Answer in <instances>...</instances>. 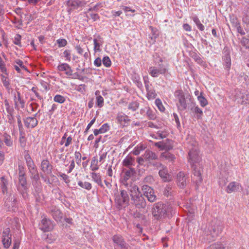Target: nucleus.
<instances>
[{
	"mask_svg": "<svg viewBox=\"0 0 249 249\" xmlns=\"http://www.w3.org/2000/svg\"><path fill=\"white\" fill-rule=\"evenodd\" d=\"M188 161L192 165L193 168V174L194 176L196 177V178H193L195 180L196 184V189H197L199 184L202 180L201 177V167L199 164L200 160V157L199 155V151L197 146V143L196 142L193 141L191 142L188 146Z\"/></svg>",
	"mask_w": 249,
	"mask_h": 249,
	"instance_id": "1",
	"label": "nucleus"
},
{
	"mask_svg": "<svg viewBox=\"0 0 249 249\" xmlns=\"http://www.w3.org/2000/svg\"><path fill=\"white\" fill-rule=\"evenodd\" d=\"M127 190L130 196V203L137 210L142 211L146 207L145 197L140 192L139 187L135 184L128 186Z\"/></svg>",
	"mask_w": 249,
	"mask_h": 249,
	"instance_id": "2",
	"label": "nucleus"
},
{
	"mask_svg": "<svg viewBox=\"0 0 249 249\" xmlns=\"http://www.w3.org/2000/svg\"><path fill=\"white\" fill-rule=\"evenodd\" d=\"M221 230L219 223L212 222L203 229L202 235L205 240L208 242L214 240Z\"/></svg>",
	"mask_w": 249,
	"mask_h": 249,
	"instance_id": "3",
	"label": "nucleus"
},
{
	"mask_svg": "<svg viewBox=\"0 0 249 249\" xmlns=\"http://www.w3.org/2000/svg\"><path fill=\"white\" fill-rule=\"evenodd\" d=\"M171 207L162 202L155 203L152 209V214L155 219L160 220L169 215Z\"/></svg>",
	"mask_w": 249,
	"mask_h": 249,
	"instance_id": "4",
	"label": "nucleus"
},
{
	"mask_svg": "<svg viewBox=\"0 0 249 249\" xmlns=\"http://www.w3.org/2000/svg\"><path fill=\"white\" fill-rule=\"evenodd\" d=\"M130 201V198H129L127 192L125 190H121L120 194L115 196V202L117 208L119 210L125 207V206H128Z\"/></svg>",
	"mask_w": 249,
	"mask_h": 249,
	"instance_id": "5",
	"label": "nucleus"
},
{
	"mask_svg": "<svg viewBox=\"0 0 249 249\" xmlns=\"http://www.w3.org/2000/svg\"><path fill=\"white\" fill-rule=\"evenodd\" d=\"M175 96L178 101L177 104L178 109L180 110H185L187 108V104H189V102H191V98L189 96L185 98L183 92L181 90L176 91Z\"/></svg>",
	"mask_w": 249,
	"mask_h": 249,
	"instance_id": "6",
	"label": "nucleus"
},
{
	"mask_svg": "<svg viewBox=\"0 0 249 249\" xmlns=\"http://www.w3.org/2000/svg\"><path fill=\"white\" fill-rule=\"evenodd\" d=\"M142 190L144 197H146L150 202H153L156 200V196L154 194L153 189L148 185H143Z\"/></svg>",
	"mask_w": 249,
	"mask_h": 249,
	"instance_id": "7",
	"label": "nucleus"
},
{
	"mask_svg": "<svg viewBox=\"0 0 249 249\" xmlns=\"http://www.w3.org/2000/svg\"><path fill=\"white\" fill-rule=\"evenodd\" d=\"M166 71V69L162 65H160L158 68L151 67L149 69V72L153 77H158L160 74L165 73Z\"/></svg>",
	"mask_w": 249,
	"mask_h": 249,
	"instance_id": "8",
	"label": "nucleus"
},
{
	"mask_svg": "<svg viewBox=\"0 0 249 249\" xmlns=\"http://www.w3.org/2000/svg\"><path fill=\"white\" fill-rule=\"evenodd\" d=\"M187 176L183 172H179L177 176V183L181 189H184L186 185Z\"/></svg>",
	"mask_w": 249,
	"mask_h": 249,
	"instance_id": "9",
	"label": "nucleus"
},
{
	"mask_svg": "<svg viewBox=\"0 0 249 249\" xmlns=\"http://www.w3.org/2000/svg\"><path fill=\"white\" fill-rule=\"evenodd\" d=\"M67 4L69 7L68 11L78 9L79 7L84 6L86 4V2L79 0H69Z\"/></svg>",
	"mask_w": 249,
	"mask_h": 249,
	"instance_id": "10",
	"label": "nucleus"
},
{
	"mask_svg": "<svg viewBox=\"0 0 249 249\" xmlns=\"http://www.w3.org/2000/svg\"><path fill=\"white\" fill-rule=\"evenodd\" d=\"M159 174L162 180L166 182L171 180V177L168 172V170L165 166H162V168L160 169Z\"/></svg>",
	"mask_w": 249,
	"mask_h": 249,
	"instance_id": "11",
	"label": "nucleus"
},
{
	"mask_svg": "<svg viewBox=\"0 0 249 249\" xmlns=\"http://www.w3.org/2000/svg\"><path fill=\"white\" fill-rule=\"evenodd\" d=\"M40 229L44 231H49L53 229L51 221L46 218H44L40 225Z\"/></svg>",
	"mask_w": 249,
	"mask_h": 249,
	"instance_id": "12",
	"label": "nucleus"
},
{
	"mask_svg": "<svg viewBox=\"0 0 249 249\" xmlns=\"http://www.w3.org/2000/svg\"><path fill=\"white\" fill-rule=\"evenodd\" d=\"M41 167L42 171L45 174L50 175L52 173V166L48 160H44L42 161Z\"/></svg>",
	"mask_w": 249,
	"mask_h": 249,
	"instance_id": "13",
	"label": "nucleus"
},
{
	"mask_svg": "<svg viewBox=\"0 0 249 249\" xmlns=\"http://www.w3.org/2000/svg\"><path fill=\"white\" fill-rule=\"evenodd\" d=\"M143 157L145 160L148 161L150 163L151 162V161L158 159V155L149 150H147L145 151Z\"/></svg>",
	"mask_w": 249,
	"mask_h": 249,
	"instance_id": "14",
	"label": "nucleus"
},
{
	"mask_svg": "<svg viewBox=\"0 0 249 249\" xmlns=\"http://www.w3.org/2000/svg\"><path fill=\"white\" fill-rule=\"evenodd\" d=\"M17 198L14 195L11 194L9 197L5 200V205L8 209L13 208L16 206Z\"/></svg>",
	"mask_w": 249,
	"mask_h": 249,
	"instance_id": "15",
	"label": "nucleus"
},
{
	"mask_svg": "<svg viewBox=\"0 0 249 249\" xmlns=\"http://www.w3.org/2000/svg\"><path fill=\"white\" fill-rule=\"evenodd\" d=\"M236 99L238 100V102L242 104H247L249 103V93L244 94L239 92L238 95H235Z\"/></svg>",
	"mask_w": 249,
	"mask_h": 249,
	"instance_id": "16",
	"label": "nucleus"
},
{
	"mask_svg": "<svg viewBox=\"0 0 249 249\" xmlns=\"http://www.w3.org/2000/svg\"><path fill=\"white\" fill-rule=\"evenodd\" d=\"M241 188L239 183L236 182H231L227 188V192L228 193H231L233 192L238 191L240 188Z\"/></svg>",
	"mask_w": 249,
	"mask_h": 249,
	"instance_id": "17",
	"label": "nucleus"
},
{
	"mask_svg": "<svg viewBox=\"0 0 249 249\" xmlns=\"http://www.w3.org/2000/svg\"><path fill=\"white\" fill-rule=\"evenodd\" d=\"M135 173L136 172L133 168H130L126 170L124 173L122 180L123 184L127 186L128 185V183H126L127 180L129 179L130 177L133 176Z\"/></svg>",
	"mask_w": 249,
	"mask_h": 249,
	"instance_id": "18",
	"label": "nucleus"
},
{
	"mask_svg": "<svg viewBox=\"0 0 249 249\" xmlns=\"http://www.w3.org/2000/svg\"><path fill=\"white\" fill-rule=\"evenodd\" d=\"M25 125L27 127H35L37 124V120L35 117H28L25 121Z\"/></svg>",
	"mask_w": 249,
	"mask_h": 249,
	"instance_id": "19",
	"label": "nucleus"
},
{
	"mask_svg": "<svg viewBox=\"0 0 249 249\" xmlns=\"http://www.w3.org/2000/svg\"><path fill=\"white\" fill-rule=\"evenodd\" d=\"M58 69L60 71H65V73L69 76L72 75V70L67 63H63L58 66Z\"/></svg>",
	"mask_w": 249,
	"mask_h": 249,
	"instance_id": "20",
	"label": "nucleus"
},
{
	"mask_svg": "<svg viewBox=\"0 0 249 249\" xmlns=\"http://www.w3.org/2000/svg\"><path fill=\"white\" fill-rule=\"evenodd\" d=\"M51 214L53 218L56 221H60L62 218V213L60 211L57 209L54 208L52 210Z\"/></svg>",
	"mask_w": 249,
	"mask_h": 249,
	"instance_id": "21",
	"label": "nucleus"
},
{
	"mask_svg": "<svg viewBox=\"0 0 249 249\" xmlns=\"http://www.w3.org/2000/svg\"><path fill=\"white\" fill-rule=\"evenodd\" d=\"M224 54L223 59L225 62V66L227 69H229L231 65V57L229 52L226 50L224 51Z\"/></svg>",
	"mask_w": 249,
	"mask_h": 249,
	"instance_id": "22",
	"label": "nucleus"
},
{
	"mask_svg": "<svg viewBox=\"0 0 249 249\" xmlns=\"http://www.w3.org/2000/svg\"><path fill=\"white\" fill-rule=\"evenodd\" d=\"M243 14V22L246 24H249V6L245 8Z\"/></svg>",
	"mask_w": 249,
	"mask_h": 249,
	"instance_id": "23",
	"label": "nucleus"
},
{
	"mask_svg": "<svg viewBox=\"0 0 249 249\" xmlns=\"http://www.w3.org/2000/svg\"><path fill=\"white\" fill-rule=\"evenodd\" d=\"M160 157L161 158H164L165 160L171 162L173 161L175 159L174 155L168 152L162 153L161 154Z\"/></svg>",
	"mask_w": 249,
	"mask_h": 249,
	"instance_id": "24",
	"label": "nucleus"
},
{
	"mask_svg": "<svg viewBox=\"0 0 249 249\" xmlns=\"http://www.w3.org/2000/svg\"><path fill=\"white\" fill-rule=\"evenodd\" d=\"M91 177L94 181L96 182L98 185H100L101 186H103L101 177L99 174L93 172L91 173Z\"/></svg>",
	"mask_w": 249,
	"mask_h": 249,
	"instance_id": "25",
	"label": "nucleus"
},
{
	"mask_svg": "<svg viewBox=\"0 0 249 249\" xmlns=\"http://www.w3.org/2000/svg\"><path fill=\"white\" fill-rule=\"evenodd\" d=\"M146 91H147V98L149 99H154L156 97V93H155V91L153 89H149V86L148 85L145 86Z\"/></svg>",
	"mask_w": 249,
	"mask_h": 249,
	"instance_id": "26",
	"label": "nucleus"
},
{
	"mask_svg": "<svg viewBox=\"0 0 249 249\" xmlns=\"http://www.w3.org/2000/svg\"><path fill=\"white\" fill-rule=\"evenodd\" d=\"M29 172L31 174V178L34 179L36 180H37L39 179V177L36 167H35L32 169L31 168V170H29Z\"/></svg>",
	"mask_w": 249,
	"mask_h": 249,
	"instance_id": "27",
	"label": "nucleus"
},
{
	"mask_svg": "<svg viewBox=\"0 0 249 249\" xmlns=\"http://www.w3.org/2000/svg\"><path fill=\"white\" fill-rule=\"evenodd\" d=\"M2 241L4 248H8L11 243V237L7 236V237H2Z\"/></svg>",
	"mask_w": 249,
	"mask_h": 249,
	"instance_id": "28",
	"label": "nucleus"
},
{
	"mask_svg": "<svg viewBox=\"0 0 249 249\" xmlns=\"http://www.w3.org/2000/svg\"><path fill=\"white\" fill-rule=\"evenodd\" d=\"M19 182L21 186L24 189V190H25V189L26 188L27 181L26 178L24 176H19Z\"/></svg>",
	"mask_w": 249,
	"mask_h": 249,
	"instance_id": "29",
	"label": "nucleus"
},
{
	"mask_svg": "<svg viewBox=\"0 0 249 249\" xmlns=\"http://www.w3.org/2000/svg\"><path fill=\"white\" fill-rule=\"evenodd\" d=\"M78 185L80 187L83 188H85L87 190H90L91 188V184L88 182H83L82 181H79Z\"/></svg>",
	"mask_w": 249,
	"mask_h": 249,
	"instance_id": "30",
	"label": "nucleus"
},
{
	"mask_svg": "<svg viewBox=\"0 0 249 249\" xmlns=\"http://www.w3.org/2000/svg\"><path fill=\"white\" fill-rule=\"evenodd\" d=\"M207 249H224V247L221 244L214 243L209 246Z\"/></svg>",
	"mask_w": 249,
	"mask_h": 249,
	"instance_id": "31",
	"label": "nucleus"
},
{
	"mask_svg": "<svg viewBox=\"0 0 249 249\" xmlns=\"http://www.w3.org/2000/svg\"><path fill=\"white\" fill-rule=\"evenodd\" d=\"M139 106V104L137 102H133L129 104L128 108L134 111L137 109Z\"/></svg>",
	"mask_w": 249,
	"mask_h": 249,
	"instance_id": "32",
	"label": "nucleus"
},
{
	"mask_svg": "<svg viewBox=\"0 0 249 249\" xmlns=\"http://www.w3.org/2000/svg\"><path fill=\"white\" fill-rule=\"evenodd\" d=\"M155 145L159 148L160 150H170L171 148L169 147H167L166 144L162 143L161 142H156Z\"/></svg>",
	"mask_w": 249,
	"mask_h": 249,
	"instance_id": "33",
	"label": "nucleus"
},
{
	"mask_svg": "<svg viewBox=\"0 0 249 249\" xmlns=\"http://www.w3.org/2000/svg\"><path fill=\"white\" fill-rule=\"evenodd\" d=\"M97 163L98 161L95 159V158L94 157L93 159H92L91 162V167L92 171H95L98 169L99 167L97 165Z\"/></svg>",
	"mask_w": 249,
	"mask_h": 249,
	"instance_id": "34",
	"label": "nucleus"
},
{
	"mask_svg": "<svg viewBox=\"0 0 249 249\" xmlns=\"http://www.w3.org/2000/svg\"><path fill=\"white\" fill-rule=\"evenodd\" d=\"M54 101L56 102L62 104L65 101V98L61 95H56L54 97Z\"/></svg>",
	"mask_w": 249,
	"mask_h": 249,
	"instance_id": "35",
	"label": "nucleus"
},
{
	"mask_svg": "<svg viewBox=\"0 0 249 249\" xmlns=\"http://www.w3.org/2000/svg\"><path fill=\"white\" fill-rule=\"evenodd\" d=\"M102 62L103 65L107 67H108L111 66V62L110 58L108 56L104 57L102 60Z\"/></svg>",
	"mask_w": 249,
	"mask_h": 249,
	"instance_id": "36",
	"label": "nucleus"
},
{
	"mask_svg": "<svg viewBox=\"0 0 249 249\" xmlns=\"http://www.w3.org/2000/svg\"><path fill=\"white\" fill-rule=\"evenodd\" d=\"M172 188L170 185H167L164 188V190L163 191V194L165 196H171L172 194Z\"/></svg>",
	"mask_w": 249,
	"mask_h": 249,
	"instance_id": "37",
	"label": "nucleus"
},
{
	"mask_svg": "<svg viewBox=\"0 0 249 249\" xmlns=\"http://www.w3.org/2000/svg\"><path fill=\"white\" fill-rule=\"evenodd\" d=\"M155 104L157 106L158 108L160 111H164L165 108L162 104V103L159 99H157L155 100Z\"/></svg>",
	"mask_w": 249,
	"mask_h": 249,
	"instance_id": "38",
	"label": "nucleus"
},
{
	"mask_svg": "<svg viewBox=\"0 0 249 249\" xmlns=\"http://www.w3.org/2000/svg\"><path fill=\"white\" fill-rule=\"evenodd\" d=\"M112 239L113 242L118 245L124 241L122 237L118 235L114 236Z\"/></svg>",
	"mask_w": 249,
	"mask_h": 249,
	"instance_id": "39",
	"label": "nucleus"
},
{
	"mask_svg": "<svg viewBox=\"0 0 249 249\" xmlns=\"http://www.w3.org/2000/svg\"><path fill=\"white\" fill-rule=\"evenodd\" d=\"M96 104L98 106V107H102L104 104L103 98L101 96L99 95L96 97Z\"/></svg>",
	"mask_w": 249,
	"mask_h": 249,
	"instance_id": "40",
	"label": "nucleus"
},
{
	"mask_svg": "<svg viewBox=\"0 0 249 249\" xmlns=\"http://www.w3.org/2000/svg\"><path fill=\"white\" fill-rule=\"evenodd\" d=\"M59 47H63L65 46L67 44V41L65 39H59L56 40Z\"/></svg>",
	"mask_w": 249,
	"mask_h": 249,
	"instance_id": "41",
	"label": "nucleus"
},
{
	"mask_svg": "<svg viewBox=\"0 0 249 249\" xmlns=\"http://www.w3.org/2000/svg\"><path fill=\"white\" fill-rule=\"evenodd\" d=\"M198 100L202 107H205L208 104L207 100L204 97L199 96L198 97Z\"/></svg>",
	"mask_w": 249,
	"mask_h": 249,
	"instance_id": "42",
	"label": "nucleus"
},
{
	"mask_svg": "<svg viewBox=\"0 0 249 249\" xmlns=\"http://www.w3.org/2000/svg\"><path fill=\"white\" fill-rule=\"evenodd\" d=\"M21 36L19 34H17L14 38V44L19 46H21V43H20V39H21Z\"/></svg>",
	"mask_w": 249,
	"mask_h": 249,
	"instance_id": "43",
	"label": "nucleus"
},
{
	"mask_svg": "<svg viewBox=\"0 0 249 249\" xmlns=\"http://www.w3.org/2000/svg\"><path fill=\"white\" fill-rule=\"evenodd\" d=\"M230 21L234 27H236L237 25L240 24V23L238 22L237 18L234 16L230 17Z\"/></svg>",
	"mask_w": 249,
	"mask_h": 249,
	"instance_id": "44",
	"label": "nucleus"
},
{
	"mask_svg": "<svg viewBox=\"0 0 249 249\" xmlns=\"http://www.w3.org/2000/svg\"><path fill=\"white\" fill-rule=\"evenodd\" d=\"M15 62L21 68V69L28 71L27 68L23 65V62L22 61L19 59H17L15 61Z\"/></svg>",
	"mask_w": 249,
	"mask_h": 249,
	"instance_id": "45",
	"label": "nucleus"
},
{
	"mask_svg": "<svg viewBox=\"0 0 249 249\" xmlns=\"http://www.w3.org/2000/svg\"><path fill=\"white\" fill-rule=\"evenodd\" d=\"M4 142L8 146H11L13 144L10 136H5L4 139Z\"/></svg>",
	"mask_w": 249,
	"mask_h": 249,
	"instance_id": "46",
	"label": "nucleus"
},
{
	"mask_svg": "<svg viewBox=\"0 0 249 249\" xmlns=\"http://www.w3.org/2000/svg\"><path fill=\"white\" fill-rule=\"evenodd\" d=\"M1 180L2 181L1 187L2 188V191L4 192V191H7V181L5 179L4 177H2L1 178Z\"/></svg>",
	"mask_w": 249,
	"mask_h": 249,
	"instance_id": "47",
	"label": "nucleus"
},
{
	"mask_svg": "<svg viewBox=\"0 0 249 249\" xmlns=\"http://www.w3.org/2000/svg\"><path fill=\"white\" fill-rule=\"evenodd\" d=\"M133 160L131 158H127L123 161L124 165L127 166L132 164Z\"/></svg>",
	"mask_w": 249,
	"mask_h": 249,
	"instance_id": "48",
	"label": "nucleus"
},
{
	"mask_svg": "<svg viewBox=\"0 0 249 249\" xmlns=\"http://www.w3.org/2000/svg\"><path fill=\"white\" fill-rule=\"evenodd\" d=\"M194 112L196 114H198V115H197V119H200L201 118L202 111L198 107H195V108H194Z\"/></svg>",
	"mask_w": 249,
	"mask_h": 249,
	"instance_id": "49",
	"label": "nucleus"
},
{
	"mask_svg": "<svg viewBox=\"0 0 249 249\" xmlns=\"http://www.w3.org/2000/svg\"><path fill=\"white\" fill-rule=\"evenodd\" d=\"M151 165H152L154 167H156L157 169H160L162 168V166L164 165L162 164L161 163L159 162H153L150 163Z\"/></svg>",
	"mask_w": 249,
	"mask_h": 249,
	"instance_id": "50",
	"label": "nucleus"
},
{
	"mask_svg": "<svg viewBox=\"0 0 249 249\" xmlns=\"http://www.w3.org/2000/svg\"><path fill=\"white\" fill-rule=\"evenodd\" d=\"M133 216L135 218H139L140 219H144V215L139 212H136L133 213Z\"/></svg>",
	"mask_w": 249,
	"mask_h": 249,
	"instance_id": "51",
	"label": "nucleus"
},
{
	"mask_svg": "<svg viewBox=\"0 0 249 249\" xmlns=\"http://www.w3.org/2000/svg\"><path fill=\"white\" fill-rule=\"evenodd\" d=\"M93 42H94V50L100 51V44L98 42L97 39L94 38L93 39Z\"/></svg>",
	"mask_w": 249,
	"mask_h": 249,
	"instance_id": "52",
	"label": "nucleus"
},
{
	"mask_svg": "<svg viewBox=\"0 0 249 249\" xmlns=\"http://www.w3.org/2000/svg\"><path fill=\"white\" fill-rule=\"evenodd\" d=\"M109 129V126L107 124H104L100 128L102 133L107 132Z\"/></svg>",
	"mask_w": 249,
	"mask_h": 249,
	"instance_id": "53",
	"label": "nucleus"
},
{
	"mask_svg": "<svg viewBox=\"0 0 249 249\" xmlns=\"http://www.w3.org/2000/svg\"><path fill=\"white\" fill-rule=\"evenodd\" d=\"M242 44L246 48H249V39L245 37H243L241 41Z\"/></svg>",
	"mask_w": 249,
	"mask_h": 249,
	"instance_id": "54",
	"label": "nucleus"
},
{
	"mask_svg": "<svg viewBox=\"0 0 249 249\" xmlns=\"http://www.w3.org/2000/svg\"><path fill=\"white\" fill-rule=\"evenodd\" d=\"M19 142L20 145L22 147H24L26 145V139L24 136H21L19 137Z\"/></svg>",
	"mask_w": 249,
	"mask_h": 249,
	"instance_id": "55",
	"label": "nucleus"
},
{
	"mask_svg": "<svg viewBox=\"0 0 249 249\" xmlns=\"http://www.w3.org/2000/svg\"><path fill=\"white\" fill-rule=\"evenodd\" d=\"M121 247V249H128L129 246L124 240L118 245Z\"/></svg>",
	"mask_w": 249,
	"mask_h": 249,
	"instance_id": "56",
	"label": "nucleus"
},
{
	"mask_svg": "<svg viewBox=\"0 0 249 249\" xmlns=\"http://www.w3.org/2000/svg\"><path fill=\"white\" fill-rule=\"evenodd\" d=\"M18 121V124L19 128V130L22 128V124L21 121V118L19 115H18L16 116Z\"/></svg>",
	"mask_w": 249,
	"mask_h": 249,
	"instance_id": "57",
	"label": "nucleus"
},
{
	"mask_svg": "<svg viewBox=\"0 0 249 249\" xmlns=\"http://www.w3.org/2000/svg\"><path fill=\"white\" fill-rule=\"evenodd\" d=\"M94 64L97 67H100L102 64V60L99 57L97 58L94 62Z\"/></svg>",
	"mask_w": 249,
	"mask_h": 249,
	"instance_id": "58",
	"label": "nucleus"
},
{
	"mask_svg": "<svg viewBox=\"0 0 249 249\" xmlns=\"http://www.w3.org/2000/svg\"><path fill=\"white\" fill-rule=\"evenodd\" d=\"M237 32L240 33L241 35H245V31L242 29L240 24L237 25L236 27Z\"/></svg>",
	"mask_w": 249,
	"mask_h": 249,
	"instance_id": "59",
	"label": "nucleus"
},
{
	"mask_svg": "<svg viewBox=\"0 0 249 249\" xmlns=\"http://www.w3.org/2000/svg\"><path fill=\"white\" fill-rule=\"evenodd\" d=\"M0 68L2 72L6 71V69L4 66V63L0 57Z\"/></svg>",
	"mask_w": 249,
	"mask_h": 249,
	"instance_id": "60",
	"label": "nucleus"
},
{
	"mask_svg": "<svg viewBox=\"0 0 249 249\" xmlns=\"http://www.w3.org/2000/svg\"><path fill=\"white\" fill-rule=\"evenodd\" d=\"M64 56L69 61L71 59L70 53L69 51L66 50L64 52Z\"/></svg>",
	"mask_w": 249,
	"mask_h": 249,
	"instance_id": "61",
	"label": "nucleus"
},
{
	"mask_svg": "<svg viewBox=\"0 0 249 249\" xmlns=\"http://www.w3.org/2000/svg\"><path fill=\"white\" fill-rule=\"evenodd\" d=\"M10 232V229L9 228H7L5 231H3L2 233V237H7L8 236L9 233Z\"/></svg>",
	"mask_w": 249,
	"mask_h": 249,
	"instance_id": "62",
	"label": "nucleus"
},
{
	"mask_svg": "<svg viewBox=\"0 0 249 249\" xmlns=\"http://www.w3.org/2000/svg\"><path fill=\"white\" fill-rule=\"evenodd\" d=\"M27 165L29 170H31V168L32 169V168L36 167V166L34 163V161L30 162L29 163H27Z\"/></svg>",
	"mask_w": 249,
	"mask_h": 249,
	"instance_id": "63",
	"label": "nucleus"
},
{
	"mask_svg": "<svg viewBox=\"0 0 249 249\" xmlns=\"http://www.w3.org/2000/svg\"><path fill=\"white\" fill-rule=\"evenodd\" d=\"M78 53L80 54H82L83 53V49L81 48L79 46H77L75 47Z\"/></svg>",
	"mask_w": 249,
	"mask_h": 249,
	"instance_id": "64",
	"label": "nucleus"
}]
</instances>
